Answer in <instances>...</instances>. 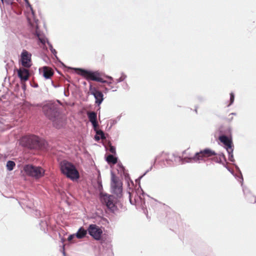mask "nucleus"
Segmentation results:
<instances>
[{
	"mask_svg": "<svg viewBox=\"0 0 256 256\" xmlns=\"http://www.w3.org/2000/svg\"><path fill=\"white\" fill-rule=\"evenodd\" d=\"M106 161L108 164H114L117 163L118 160L117 158L114 157L113 155L110 154L106 157Z\"/></svg>",
	"mask_w": 256,
	"mask_h": 256,
	"instance_id": "a211bd4d",
	"label": "nucleus"
},
{
	"mask_svg": "<svg viewBox=\"0 0 256 256\" xmlns=\"http://www.w3.org/2000/svg\"><path fill=\"white\" fill-rule=\"evenodd\" d=\"M110 151L113 154H115L116 153V148L114 146H110Z\"/></svg>",
	"mask_w": 256,
	"mask_h": 256,
	"instance_id": "5701e85b",
	"label": "nucleus"
},
{
	"mask_svg": "<svg viewBox=\"0 0 256 256\" xmlns=\"http://www.w3.org/2000/svg\"><path fill=\"white\" fill-rule=\"evenodd\" d=\"M88 234L95 240H100L102 234V230L94 224H90L88 228Z\"/></svg>",
	"mask_w": 256,
	"mask_h": 256,
	"instance_id": "1a4fd4ad",
	"label": "nucleus"
},
{
	"mask_svg": "<svg viewBox=\"0 0 256 256\" xmlns=\"http://www.w3.org/2000/svg\"><path fill=\"white\" fill-rule=\"evenodd\" d=\"M75 236H76V234H70V236H69L68 238V241L71 242L72 240L74 238V237Z\"/></svg>",
	"mask_w": 256,
	"mask_h": 256,
	"instance_id": "b1692460",
	"label": "nucleus"
},
{
	"mask_svg": "<svg viewBox=\"0 0 256 256\" xmlns=\"http://www.w3.org/2000/svg\"><path fill=\"white\" fill-rule=\"evenodd\" d=\"M26 2H28V0H24Z\"/></svg>",
	"mask_w": 256,
	"mask_h": 256,
	"instance_id": "a878e982",
	"label": "nucleus"
},
{
	"mask_svg": "<svg viewBox=\"0 0 256 256\" xmlns=\"http://www.w3.org/2000/svg\"><path fill=\"white\" fill-rule=\"evenodd\" d=\"M87 115L89 120L91 122L92 124L93 128L94 130H96L98 126V122H97V114L96 112H88Z\"/></svg>",
	"mask_w": 256,
	"mask_h": 256,
	"instance_id": "dca6fc26",
	"label": "nucleus"
},
{
	"mask_svg": "<svg viewBox=\"0 0 256 256\" xmlns=\"http://www.w3.org/2000/svg\"><path fill=\"white\" fill-rule=\"evenodd\" d=\"M219 140L226 146L228 154L230 155L231 154H232L233 152V148L232 140L226 136H220L219 137Z\"/></svg>",
	"mask_w": 256,
	"mask_h": 256,
	"instance_id": "ddd939ff",
	"label": "nucleus"
},
{
	"mask_svg": "<svg viewBox=\"0 0 256 256\" xmlns=\"http://www.w3.org/2000/svg\"><path fill=\"white\" fill-rule=\"evenodd\" d=\"M95 138H96V140H100V137H99V136H95Z\"/></svg>",
	"mask_w": 256,
	"mask_h": 256,
	"instance_id": "393cba45",
	"label": "nucleus"
},
{
	"mask_svg": "<svg viewBox=\"0 0 256 256\" xmlns=\"http://www.w3.org/2000/svg\"><path fill=\"white\" fill-rule=\"evenodd\" d=\"M24 170L29 176L39 178L42 177L44 173V170L40 166H36L31 164L24 166Z\"/></svg>",
	"mask_w": 256,
	"mask_h": 256,
	"instance_id": "39448f33",
	"label": "nucleus"
},
{
	"mask_svg": "<svg viewBox=\"0 0 256 256\" xmlns=\"http://www.w3.org/2000/svg\"><path fill=\"white\" fill-rule=\"evenodd\" d=\"M42 110L46 116L52 122L53 126L56 128L60 129L66 126V116L60 114L56 106L45 105L42 108Z\"/></svg>",
	"mask_w": 256,
	"mask_h": 256,
	"instance_id": "f03ea898",
	"label": "nucleus"
},
{
	"mask_svg": "<svg viewBox=\"0 0 256 256\" xmlns=\"http://www.w3.org/2000/svg\"><path fill=\"white\" fill-rule=\"evenodd\" d=\"M40 73L46 78L50 79L54 75V72L52 68L44 66L39 69Z\"/></svg>",
	"mask_w": 256,
	"mask_h": 256,
	"instance_id": "4468645a",
	"label": "nucleus"
},
{
	"mask_svg": "<svg viewBox=\"0 0 256 256\" xmlns=\"http://www.w3.org/2000/svg\"><path fill=\"white\" fill-rule=\"evenodd\" d=\"M30 24L33 28L34 34L36 36L40 42L44 44L46 42V40L44 35L41 34L39 30L38 20H35L34 22H30Z\"/></svg>",
	"mask_w": 256,
	"mask_h": 256,
	"instance_id": "f8f14e48",
	"label": "nucleus"
},
{
	"mask_svg": "<svg viewBox=\"0 0 256 256\" xmlns=\"http://www.w3.org/2000/svg\"><path fill=\"white\" fill-rule=\"evenodd\" d=\"M60 169L62 173L71 180H77L80 178L79 172L74 164L66 160L60 162Z\"/></svg>",
	"mask_w": 256,
	"mask_h": 256,
	"instance_id": "7ed1b4c3",
	"label": "nucleus"
},
{
	"mask_svg": "<svg viewBox=\"0 0 256 256\" xmlns=\"http://www.w3.org/2000/svg\"><path fill=\"white\" fill-rule=\"evenodd\" d=\"M17 71L18 75L21 81L26 82L28 80L30 73L28 70L24 68H20Z\"/></svg>",
	"mask_w": 256,
	"mask_h": 256,
	"instance_id": "2eb2a0df",
	"label": "nucleus"
},
{
	"mask_svg": "<svg viewBox=\"0 0 256 256\" xmlns=\"http://www.w3.org/2000/svg\"><path fill=\"white\" fill-rule=\"evenodd\" d=\"M100 199L101 202L105 204L108 208L112 211H114L116 209L115 204L114 203V196L107 194L101 193L100 194Z\"/></svg>",
	"mask_w": 256,
	"mask_h": 256,
	"instance_id": "0eeeda50",
	"label": "nucleus"
},
{
	"mask_svg": "<svg viewBox=\"0 0 256 256\" xmlns=\"http://www.w3.org/2000/svg\"><path fill=\"white\" fill-rule=\"evenodd\" d=\"M16 166V164L14 161L8 160L6 162V167L8 170L11 171L13 170Z\"/></svg>",
	"mask_w": 256,
	"mask_h": 256,
	"instance_id": "6ab92c4d",
	"label": "nucleus"
},
{
	"mask_svg": "<svg viewBox=\"0 0 256 256\" xmlns=\"http://www.w3.org/2000/svg\"><path fill=\"white\" fill-rule=\"evenodd\" d=\"M89 90L90 94L94 96L96 99V104L98 106L104 100V94L102 92L92 86H90Z\"/></svg>",
	"mask_w": 256,
	"mask_h": 256,
	"instance_id": "9b49d317",
	"label": "nucleus"
},
{
	"mask_svg": "<svg viewBox=\"0 0 256 256\" xmlns=\"http://www.w3.org/2000/svg\"><path fill=\"white\" fill-rule=\"evenodd\" d=\"M230 104H232L234 101V96L232 92H231L230 94Z\"/></svg>",
	"mask_w": 256,
	"mask_h": 256,
	"instance_id": "4be33fe9",
	"label": "nucleus"
},
{
	"mask_svg": "<svg viewBox=\"0 0 256 256\" xmlns=\"http://www.w3.org/2000/svg\"><path fill=\"white\" fill-rule=\"evenodd\" d=\"M111 188L114 194L118 196L122 192V183L114 174L111 176Z\"/></svg>",
	"mask_w": 256,
	"mask_h": 256,
	"instance_id": "6e6552de",
	"label": "nucleus"
},
{
	"mask_svg": "<svg viewBox=\"0 0 256 256\" xmlns=\"http://www.w3.org/2000/svg\"><path fill=\"white\" fill-rule=\"evenodd\" d=\"M2 3L5 2L8 4H12L14 0H1Z\"/></svg>",
	"mask_w": 256,
	"mask_h": 256,
	"instance_id": "412c9836",
	"label": "nucleus"
},
{
	"mask_svg": "<svg viewBox=\"0 0 256 256\" xmlns=\"http://www.w3.org/2000/svg\"><path fill=\"white\" fill-rule=\"evenodd\" d=\"M88 232V230H85L83 227H81L75 234L76 236L78 238H82L86 236Z\"/></svg>",
	"mask_w": 256,
	"mask_h": 256,
	"instance_id": "f3484780",
	"label": "nucleus"
},
{
	"mask_svg": "<svg viewBox=\"0 0 256 256\" xmlns=\"http://www.w3.org/2000/svg\"><path fill=\"white\" fill-rule=\"evenodd\" d=\"M96 134L98 135V136H100L102 139H105L106 138L104 136V132L102 130H96Z\"/></svg>",
	"mask_w": 256,
	"mask_h": 256,
	"instance_id": "aec40b11",
	"label": "nucleus"
},
{
	"mask_svg": "<svg viewBox=\"0 0 256 256\" xmlns=\"http://www.w3.org/2000/svg\"><path fill=\"white\" fill-rule=\"evenodd\" d=\"M75 72L79 75L83 76L88 80H94L102 83L106 84L108 88H106V90H112L115 92L118 88L117 84L118 82L122 81L123 78L120 77L118 79L114 80L112 77L108 76V78L110 80V81H107L104 80L102 76V74L98 72H92L80 68H74Z\"/></svg>",
	"mask_w": 256,
	"mask_h": 256,
	"instance_id": "f257e3e1",
	"label": "nucleus"
},
{
	"mask_svg": "<svg viewBox=\"0 0 256 256\" xmlns=\"http://www.w3.org/2000/svg\"><path fill=\"white\" fill-rule=\"evenodd\" d=\"M32 54L27 50H24L21 54V62L22 66L26 68H30L32 65Z\"/></svg>",
	"mask_w": 256,
	"mask_h": 256,
	"instance_id": "9d476101",
	"label": "nucleus"
},
{
	"mask_svg": "<svg viewBox=\"0 0 256 256\" xmlns=\"http://www.w3.org/2000/svg\"><path fill=\"white\" fill-rule=\"evenodd\" d=\"M216 154V152L210 149L205 148L199 152H196L194 156L190 158L191 161L198 162L200 160H205V159Z\"/></svg>",
	"mask_w": 256,
	"mask_h": 256,
	"instance_id": "423d86ee",
	"label": "nucleus"
},
{
	"mask_svg": "<svg viewBox=\"0 0 256 256\" xmlns=\"http://www.w3.org/2000/svg\"><path fill=\"white\" fill-rule=\"evenodd\" d=\"M22 142L26 146L30 148L42 149L44 148L45 142L34 135L24 137Z\"/></svg>",
	"mask_w": 256,
	"mask_h": 256,
	"instance_id": "20e7f679",
	"label": "nucleus"
}]
</instances>
